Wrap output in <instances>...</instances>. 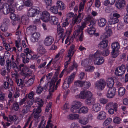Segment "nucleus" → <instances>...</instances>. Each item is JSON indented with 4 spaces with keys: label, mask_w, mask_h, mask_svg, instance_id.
Segmentation results:
<instances>
[{
    "label": "nucleus",
    "mask_w": 128,
    "mask_h": 128,
    "mask_svg": "<svg viewBox=\"0 0 128 128\" xmlns=\"http://www.w3.org/2000/svg\"><path fill=\"white\" fill-rule=\"evenodd\" d=\"M101 52L100 50H98L93 55L94 63L96 65H100L102 64L104 61V58L100 56Z\"/></svg>",
    "instance_id": "f257e3e1"
},
{
    "label": "nucleus",
    "mask_w": 128,
    "mask_h": 128,
    "mask_svg": "<svg viewBox=\"0 0 128 128\" xmlns=\"http://www.w3.org/2000/svg\"><path fill=\"white\" fill-rule=\"evenodd\" d=\"M19 108V105L17 102H15L12 105V109L15 111H18Z\"/></svg>",
    "instance_id": "8fccbe9b"
},
{
    "label": "nucleus",
    "mask_w": 128,
    "mask_h": 128,
    "mask_svg": "<svg viewBox=\"0 0 128 128\" xmlns=\"http://www.w3.org/2000/svg\"><path fill=\"white\" fill-rule=\"evenodd\" d=\"M40 15V14H38L35 17V19L34 21L33 22L35 24H36L37 22H39L41 19Z\"/></svg>",
    "instance_id": "37998d69"
},
{
    "label": "nucleus",
    "mask_w": 128,
    "mask_h": 128,
    "mask_svg": "<svg viewBox=\"0 0 128 128\" xmlns=\"http://www.w3.org/2000/svg\"><path fill=\"white\" fill-rule=\"evenodd\" d=\"M6 63L7 66V69L8 70L9 68L12 66L13 65L12 64V63L11 60H6Z\"/></svg>",
    "instance_id": "3c124183"
},
{
    "label": "nucleus",
    "mask_w": 128,
    "mask_h": 128,
    "mask_svg": "<svg viewBox=\"0 0 128 128\" xmlns=\"http://www.w3.org/2000/svg\"><path fill=\"white\" fill-rule=\"evenodd\" d=\"M126 70L125 66L122 64L120 66L116 68L115 71V75L118 76L122 75L125 73Z\"/></svg>",
    "instance_id": "423d86ee"
},
{
    "label": "nucleus",
    "mask_w": 128,
    "mask_h": 128,
    "mask_svg": "<svg viewBox=\"0 0 128 128\" xmlns=\"http://www.w3.org/2000/svg\"><path fill=\"white\" fill-rule=\"evenodd\" d=\"M81 19L80 18H78V17H77L75 18L74 20L72 21V23L73 24H74L76 23L77 24L78 22H81Z\"/></svg>",
    "instance_id": "4d7b16f0"
},
{
    "label": "nucleus",
    "mask_w": 128,
    "mask_h": 128,
    "mask_svg": "<svg viewBox=\"0 0 128 128\" xmlns=\"http://www.w3.org/2000/svg\"><path fill=\"white\" fill-rule=\"evenodd\" d=\"M70 19L69 18H66L64 22L62 23V26L65 27L68 25L69 24Z\"/></svg>",
    "instance_id": "09e8293b"
},
{
    "label": "nucleus",
    "mask_w": 128,
    "mask_h": 128,
    "mask_svg": "<svg viewBox=\"0 0 128 128\" xmlns=\"http://www.w3.org/2000/svg\"><path fill=\"white\" fill-rule=\"evenodd\" d=\"M56 5L58 9L60 10H64L65 8V6L64 3L60 1H57L56 3Z\"/></svg>",
    "instance_id": "412c9836"
},
{
    "label": "nucleus",
    "mask_w": 128,
    "mask_h": 128,
    "mask_svg": "<svg viewBox=\"0 0 128 128\" xmlns=\"http://www.w3.org/2000/svg\"><path fill=\"white\" fill-rule=\"evenodd\" d=\"M125 5V1L124 0H119L116 4V7L120 9L123 8Z\"/></svg>",
    "instance_id": "dca6fc26"
},
{
    "label": "nucleus",
    "mask_w": 128,
    "mask_h": 128,
    "mask_svg": "<svg viewBox=\"0 0 128 128\" xmlns=\"http://www.w3.org/2000/svg\"><path fill=\"white\" fill-rule=\"evenodd\" d=\"M113 121L114 123L118 124H119L120 122V119L118 117H116L114 118Z\"/></svg>",
    "instance_id": "052dcab7"
},
{
    "label": "nucleus",
    "mask_w": 128,
    "mask_h": 128,
    "mask_svg": "<svg viewBox=\"0 0 128 128\" xmlns=\"http://www.w3.org/2000/svg\"><path fill=\"white\" fill-rule=\"evenodd\" d=\"M0 28L1 30L4 32L7 30L8 27L6 24L4 23L2 25Z\"/></svg>",
    "instance_id": "864d4df0"
},
{
    "label": "nucleus",
    "mask_w": 128,
    "mask_h": 128,
    "mask_svg": "<svg viewBox=\"0 0 128 128\" xmlns=\"http://www.w3.org/2000/svg\"><path fill=\"white\" fill-rule=\"evenodd\" d=\"M86 91H82L79 94V97L82 99L86 98Z\"/></svg>",
    "instance_id": "79ce46f5"
},
{
    "label": "nucleus",
    "mask_w": 128,
    "mask_h": 128,
    "mask_svg": "<svg viewBox=\"0 0 128 128\" xmlns=\"http://www.w3.org/2000/svg\"><path fill=\"white\" fill-rule=\"evenodd\" d=\"M95 31L96 29L94 27H90L87 30L88 32L90 34H94Z\"/></svg>",
    "instance_id": "e433bc0d"
},
{
    "label": "nucleus",
    "mask_w": 128,
    "mask_h": 128,
    "mask_svg": "<svg viewBox=\"0 0 128 128\" xmlns=\"http://www.w3.org/2000/svg\"><path fill=\"white\" fill-rule=\"evenodd\" d=\"M106 19L104 18H102L98 20V25L100 27H103L106 25Z\"/></svg>",
    "instance_id": "5701e85b"
},
{
    "label": "nucleus",
    "mask_w": 128,
    "mask_h": 128,
    "mask_svg": "<svg viewBox=\"0 0 128 128\" xmlns=\"http://www.w3.org/2000/svg\"><path fill=\"white\" fill-rule=\"evenodd\" d=\"M112 50L113 51H116L120 48V46L118 42H116L112 44Z\"/></svg>",
    "instance_id": "a878e982"
},
{
    "label": "nucleus",
    "mask_w": 128,
    "mask_h": 128,
    "mask_svg": "<svg viewBox=\"0 0 128 128\" xmlns=\"http://www.w3.org/2000/svg\"><path fill=\"white\" fill-rule=\"evenodd\" d=\"M78 125L76 123L73 122L71 125V128H78Z\"/></svg>",
    "instance_id": "774afa93"
},
{
    "label": "nucleus",
    "mask_w": 128,
    "mask_h": 128,
    "mask_svg": "<svg viewBox=\"0 0 128 128\" xmlns=\"http://www.w3.org/2000/svg\"><path fill=\"white\" fill-rule=\"evenodd\" d=\"M54 41L53 38L51 36H48L45 38L44 43V44L46 46L50 45Z\"/></svg>",
    "instance_id": "f3484780"
},
{
    "label": "nucleus",
    "mask_w": 128,
    "mask_h": 128,
    "mask_svg": "<svg viewBox=\"0 0 128 128\" xmlns=\"http://www.w3.org/2000/svg\"><path fill=\"white\" fill-rule=\"evenodd\" d=\"M5 60L3 56H0V64L1 66L4 65L5 63Z\"/></svg>",
    "instance_id": "13d9d810"
},
{
    "label": "nucleus",
    "mask_w": 128,
    "mask_h": 128,
    "mask_svg": "<svg viewBox=\"0 0 128 128\" xmlns=\"http://www.w3.org/2000/svg\"><path fill=\"white\" fill-rule=\"evenodd\" d=\"M0 8L2 9V12L4 14H7L9 13L14 12L15 8L12 5H9L7 4L0 5Z\"/></svg>",
    "instance_id": "7ed1b4c3"
},
{
    "label": "nucleus",
    "mask_w": 128,
    "mask_h": 128,
    "mask_svg": "<svg viewBox=\"0 0 128 128\" xmlns=\"http://www.w3.org/2000/svg\"><path fill=\"white\" fill-rule=\"evenodd\" d=\"M76 74L75 72L72 73L70 76L65 79L64 81L70 84L72 82Z\"/></svg>",
    "instance_id": "a211bd4d"
},
{
    "label": "nucleus",
    "mask_w": 128,
    "mask_h": 128,
    "mask_svg": "<svg viewBox=\"0 0 128 128\" xmlns=\"http://www.w3.org/2000/svg\"><path fill=\"white\" fill-rule=\"evenodd\" d=\"M86 99L90 100L92 98V93L90 91H86Z\"/></svg>",
    "instance_id": "49530a36"
},
{
    "label": "nucleus",
    "mask_w": 128,
    "mask_h": 128,
    "mask_svg": "<svg viewBox=\"0 0 128 128\" xmlns=\"http://www.w3.org/2000/svg\"><path fill=\"white\" fill-rule=\"evenodd\" d=\"M107 86L110 88H113V87L114 84V80L112 78H108L107 80Z\"/></svg>",
    "instance_id": "393cba45"
},
{
    "label": "nucleus",
    "mask_w": 128,
    "mask_h": 128,
    "mask_svg": "<svg viewBox=\"0 0 128 128\" xmlns=\"http://www.w3.org/2000/svg\"><path fill=\"white\" fill-rule=\"evenodd\" d=\"M0 74H1L3 76H6V75H7V76H6V78L8 79L9 78V76H8V73L5 70H2L1 71Z\"/></svg>",
    "instance_id": "de8ad7c7"
},
{
    "label": "nucleus",
    "mask_w": 128,
    "mask_h": 128,
    "mask_svg": "<svg viewBox=\"0 0 128 128\" xmlns=\"http://www.w3.org/2000/svg\"><path fill=\"white\" fill-rule=\"evenodd\" d=\"M60 70V66H59L56 70L54 76H53V78L51 80L50 82H54L57 80L58 79V76L59 74V71Z\"/></svg>",
    "instance_id": "6ab92c4d"
},
{
    "label": "nucleus",
    "mask_w": 128,
    "mask_h": 128,
    "mask_svg": "<svg viewBox=\"0 0 128 128\" xmlns=\"http://www.w3.org/2000/svg\"><path fill=\"white\" fill-rule=\"evenodd\" d=\"M12 67L15 72H18L19 71L21 70L22 67H23L24 65L23 64L19 65L18 63H16L15 62H12Z\"/></svg>",
    "instance_id": "9b49d317"
},
{
    "label": "nucleus",
    "mask_w": 128,
    "mask_h": 128,
    "mask_svg": "<svg viewBox=\"0 0 128 128\" xmlns=\"http://www.w3.org/2000/svg\"><path fill=\"white\" fill-rule=\"evenodd\" d=\"M58 9L57 6H52L50 8L51 11L55 14H56L58 13Z\"/></svg>",
    "instance_id": "ea45409f"
},
{
    "label": "nucleus",
    "mask_w": 128,
    "mask_h": 128,
    "mask_svg": "<svg viewBox=\"0 0 128 128\" xmlns=\"http://www.w3.org/2000/svg\"><path fill=\"white\" fill-rule=\"evenodd\" d=\"M21 20L22 23L24 24H27L29 22L28 17L26 15L22 16V17Z\"/></svg>",
    "instance_id": "c85d7f7f"
},
{
    "label": "nucleus",
    "mask_w": 128,
    "mask_h": 128,
    "mask_svg": "<svg viewBox=\"0 0 128 128\" xmlns=\"http://www.w3.org/2000/svg\"><path fill=\"white\" fill-rule=\"evenodd\" d=\"M90 100H88L86 99L85 100L86 104L89 105L92 104L94 102V100L92 98Z\"/></svg>",
    "instance_id": "a18cd8bd"
},
{
    "label": "nucleus",
    "mask_w": 128,
    "mask_h": 128,
    "mask_svg": "<svg viewBox=\"0 0 128 128\" xmlns=\"http://www.w3.org/2000/svg\"><path fill=\"white\" fill-rule=\"evenodd\" d=\"M40 35V34L38 33L34 32L33 33L32 35V36L31 38L32 42H37Z\"/></svg>",
    "instance_id": "aec40b11"
},
{
    "label": "nucleus",
    "mask_w": 128,
    "mask_h": 128,
    "mask_svg": "<svg viewBox=\"0 0 128 128\" xmlns=\"http://www.w3.org/2000/svg\"><path fill=\"white\" fill-rule=\"evenodd\" d=\"M79 113H86L88 111V108L86 106H83L80 108Z\"/></svg>",
    "instance_id": "473e14b6"
},
{
    "label": "nucleus",
    "mask_w": 128,
    "mask_h": 128,
    "mask_svg": "<svg viewBox=\"0 0 128 128\" xmlns=\"http://www.w3.org/2000/svg\"><path fill=\"white\" fill-rule=\"evenodd\" d=\"M86 23L85 22L82 23L81 26L78 27L76 30L74 32L73 35L71 38L70 40H73L74 38H76V37L80 34V32L82 31L84 28L86 27Z\"/></svg>",
    "instance_id": "0eeeda50"
},
{
    "label": "nucleus",
    "mask_w": 128,
    "mask_h": 128,
    "mask_svg": "<svg viewBox=\"0 0 128 128\" xmlns=\"http://www.w3.org/2000/svg\"><path fill=\"white\" fill-rule=\"evenodd\" d=\"M36 102L38 104L37 109H34L33 113H34V118L36 119H38L39 117L40 116V112H41V107L42 106L44 102L42 99L40 98H38L36 100Z\"/></svg>",
    "instance_id": "f03ea898"
},
{
    "label": "nucleus",
    "mask_w": 128,
    "mask_h": 128,
    "mask_svg": "<svg viewBox=\"0 0 128 128\" xmlns=\"http://www.w3.org/2000/svg\"><path fill=\"white\" fill-rule=\"evenodd\" d=\"M93 20V18L90 16H88L86 19L85 22L87 23L88 24Z\"/></svg>",
    "instance_id": "69168bd1"
},
{
    "label": "nucleus",
    "mask_w": 128,
    "mask_h": 128,
    "mask_svg": "<svg viewBox=\"0 0 128 128\" xmlns=\"http://www.w3.org/2000/svg\"><path fill=\"white\" fill-rule=\"evenodd\" d=\"M9 118L10 120V121H16L17 119V118L16 117V116L14 115L12 116L11 115L9 116Z\"/></svg>",
    "instance_id": "e2e57ef3"
},
{
    "label": "nucleus",
    "mask_w": 128,
    "mask_h": 128,
    "mask_svg": "<svg viewBox=\"0 0 128 128\" xmlns=\"http://www.w3.org/2000/svg\"><path fill=\"white\" fill-rule=\"evenodd\" d=\"M101 54L104 56H107L109 54V52L108 49L104 50L103 52H101Z\"/></svg>",
    "instance_id": "bf43d9fd"
},
{
    "label": "nucleus",
    "mask_w": 128,
    "mask_h": 128,
    "mask_svg": "<svg viewBox=\"0 0 128 128\" xmlns=\"http://www.w3.org/2000/svg\"><path fill=\"white\" fill-rule=\"evenodd\" d=\"M38 52L41 54H44L46 52V50L43 46L40 45L37 49Z\"/></svg>",
    "instance_id": "7c9ffc66"
},
{
    "label": "nucleus",
    "mask_w": 128,
    "mask_h": 128,
    "mask_svg": "<svg viewBox=\"0 0 128 128\" xmlns=\"http://www.w3.org/2000/svg\"><path fill=\"white\" fill-rule=\"evenodd\" d=\"M54 82L50 81L49 88V94L47 96L48 99L50 98L52 96V92H54Z\"/></svg>",
    "instance_id": "f8f14e48"
},
{
    "label": "nucleus",
    "mask_w": 128,
    "mask_h": 128,
    "mask_svg": "<svg viewBox=\"0 0 128 128\" xmlns=\"http://www.w3.org/2000/svg\"><path fill=\"white\" fill-rule=\"evenodd\" d=\"M74 84L77 86H80L82 87L84 90L88 88L90 86V82H84L78 80L74 82Z\"/></svg>",
    "instance_id": "39448f33"
},
{
    "label": "nucleus",
    "mask_w": 128,
    "mask_h": 128,
    "mask_svg": "<svg viewBox=\"0 0 128 128\" xmlns=\"http://www.w3.org/2000/svg\"><path fill=\"white\" fill-rule=\"evenodd\" d=\"M106 85L105 80L100 79L95 84V86L98 89L102 90L104 88Z\"/></svg>",
    "instance_id": "1a4fd4ad"
},
{
    "label": "nucleus",
    "mask_w": 128,
    "mask_h": 128,
    "mask_svg": "<svg viewBox=\"0 0 128 128\" xmlns=\"http://www.w3.org/2000/svg\"><path fill=\"white\" fill-rule=\"evenodd\" d=\"M28 107L27 106H25L24 107L22 111L21 112L20 114V117L23 118L25 114H27L28 111L29 109H28Z\"/></svg>",
    "instance_id": "bb28decb"
},
{
    "label": "nucleus",
    "mask_w": 128,
    "mask_h": 128,
    "mask_svg": "<svg viewBox=\"0 0 128 128\" xmlns=\"http://www.w3.org/2000/svg\"><path fill=\"white\" fill-rule=\"evenodd\" d=\"M24 4L21 3H19L16 4V6L18 10H20L22 9L24 6Z\"/></svg>",
    "instance_id": "6e6d98bb"
},
{
    "label": "nucleus",
    "mask_w": 128,
    "mask_h": 128,
    "mask_svg": "<svg viewBox=\"0 0 128 128\" xmlns=\"http://www.w3.org/2000/svg\"><path fill=\"white\" fill-rule=\"evenodd\" d=\"M106 32L104 35V36L105 38H107L110 36L112 33V31L111 29L110 28H109L108 27H106Z\"/></svg>",
    "instance_id": "2f4dec72"
},
{
    "label": "nucleus",
    "mask_w": 128,
    "mask_h": 128,
    "mask_svg": "<svg viewBox=\"0 0 128 128\" xmlns=\"http://www.w3.org/2000/svg\"><path fill=\"white\" fill-rule=\"evenodd\" d=\"M113 107L114 109L115 110V112H117L118 108V104L117 103H113L112 102H110L108 103L106 106V108L107 109L108 108Z\"/></svg>",
    "instance_id": "2eb2a0df"
},
{
    "label": "nucleus",
    "mask_w": 128,
    "mask_h": 128,
    "mask_svg": "<svg viewBox=\"0 0 128 128\" xmlns=\"http://www.w3.org/2000/svg\"><path fill=\"white\" fill-rule=\"evenodd\" d=\"M116 92V90L114 87L110 88L108 89L106 94L108 98H112L115 96Z\"/></svg>",
    "instance_id": "9d476101"
},
{
    "label": "nucleus",
    "mask_w": 128,
    "mask_h": 128,
    "mask_svg": "<svg viewBox=\"0 0 128 128\" xmlns=\"http://www.w3.org/2000/svg\"><path fill=\"white\" fill-rule=\"evenodd\" d=\"M41 12V11H40V9H36L31 8L28 10L27 16L28 17L32 18L36 16L38 14H40Z\"/></svg>",
    "instance_id": "20e7f679"
},
{
    "label": "nucleus",
    "mask_w": 128,
    "mask_h": 128,
    "mask_svg": "<svg viewBox=\"0 0 128 128\" xmlns=\"http://www.w3.org/2000/svg\"><path fill=\"white\" fill-rule=\"evenodd\" d=\"M112 119L111 118H109L106 119L103 123V126H105L109 124L112 121Z\"/></svg>",
    "instance_id": "603ef678"
},
{
    "label": "nucleus",
    "mask_w": 128,
    "mask_h": 128,
    "mask_svg": "<svg viewBox=\"0 0 128 128\" xmlns=\"http://www.w3.org/2000/svg\"><path fill=\"white\" fill-rule=\"evenodd\" d=\"M18 42L17 40L15 41L16 46L18 48V51L19 52H21L22 50V47L18 45Z\"/></svg>",
    "instance_id": "680f3d73"
},
{
    "label": "nucleus",
    "mask_w": 128,
    "mask_h": 128,
    "mask_svg": "<svg viewBox=\"0 0 128 128\" xmlns=\"http://www.w3.org/2000/svg\"><path fill=\"white\" fill-rule=\"evenodd\" d=\"M119 20L117 18H112L110 21V23L111 25L114 24L118 23Z\"/></svg>",
    "instance_id": "58836bf2"
},
{
    "label": "nucleus",
    "mask_w": 128,
    "mask_h": 128,
    "mask_svg": "<svg viewBox=\"0 0 128 128\" xmlns=\"http://www.w3.org/2000/svg\"><path fill=\"white\" fill-rule=\"evenodd\" d=\"M41 19L44 22H47L50 18V14L47 11H44L40 14Z\"/></svg>",
    "instance_id": "6e6552de"
},
{
    "label": "nucleus",
    "mask_w": 128,
    "mask_h": 128,
    "mask_svg": "<svg viewBox=\"0 0 128 128\" xmlns=\"http://www.w3.org/2000/svg\"><path fill=\"white\" fill-rule=\"evenodd\" d=\"M74 104L73 105L78 108H80L82 105V103L80 102L77 101H75L74 102Z\"/></svg>",
    "instance_id": "5fc2aeb1"
},
{
    "label": "nucleus",
    "mask_w": 128,
    "mask_h": 128,
    "mask_svg": "<svg viewBox=\"0 0 128 128\" xmlns=\"http://www.w3.org/2000/svg\"><path fill=\"white\" fill-rule=\"evenodd\" d=\"M101 107L99 104H96L93 105V108L94 111L97 112L100 110Z\"/></svg>",
    "instance_id": "f704fd0d"
},
{
    "label": "nucleus",
    "mask_w": 128,
    "mask_h": 128,
    "mask_svg": "<svg viewBox=\"0 0 128 128\" xmlns=\"http://www.w3.org/2000/svg\"><path fill=\"white\" fill-rule=\"evenodd\" d=\"M57 31L58 34H61L60 36L62 37L64 33V30L61 27L60 24L57 25Z\"/></svg>",
    "instance_id": "72a5a7b5"
},
{
    "label": "nucleus",
    "mask_w": 128,
    "mask_h": 128,
    "mask_svg": "<svg viewBox=\"0 0 128 128\" xmlns=\"http://www.w3.org/2000/svg\"><path fill=\"white\" fill-rule=\"evenodd\" d=\"M125 89L122 87H120L118 90V94L120 96H123L125 94Z\"/></svg>",
    "instance_id": "4c0bfd02"
},
{
    "label": "nucleus",
    "mask_w": 128,
    "mask_h": 128,
    "mask_svg": "<svg viewBox=\"0 0 128 128\" xmlns=\"http://www.w3.org/2000/svg\"><path fill=\"white\" fill-rule=\"evenodd\" d=\"M49 21L52 24L54 25H56L58 22V18L54 16L50 17Z\"/></svg>",
    "instance_id": "4be33fe9"
},
{
    "label": "nucleus",
    "mask_w": 128,
    "mask_h": 128,
    "mask_svg": "<svg viewBox=\"0 0 128 128\" xmlns=\"http://www.w3.org/2000/svg\"><path fill=\"white\" fill-rule=\"evenodd\" d=\"M34 82V80L33 78L30 79L26 82H25L27 86H31L33 83Z\"/></svg>",
    "instance_id": "a19ab883"
},
{
    "label": "nucleus",
    "mask_w": 128,
    "mask_h": 128,
    "mask_svg": "<svg viewBox=\"0 0 128 128\" xmlns=\"http://www.w3.org/2000/svg\"><path fill=\"white\" fill-rule=\"evenodd\" d=\"M108 44V41L106 39H104L100 42L98 45V47L100 49H103L106 48Z\"/></svg>",
    "instance_id": "4468645a"
},
{
    "label": "nucleus",
    "mask_w": 128,
    "mask_h": 128,
    "mask_svg": "<svg viewBox=\"0 0 128 128\" xmlns=\"http://www.w3.org/2000/svg\"><path fill=\"white\" fill-rule=\"evenodd\" d=\"M79 122L81 124H86L88 122V119L86 117H83L80 118L79 119Z\"/></svg>",
    "instance_id": "c756f323"
},
{
    "label": "nucleus",
    "mask_w": 128,
    "mask_h": 128,
    "mask_svg": "<svg viewBox=\"0 0 128 128\" xmlns=\"http://www.w3.org/2000/svg\"><path fill=\"white\" fill-rule=\"evenodd\" d=\"M36 26L34 25H31L28 27L26 32L28 35H31L35 32L36 30Z\"/></svg>",
    "instance_id": "ddd939ff"
},
{
    "label": "nucleus",
    "mask_w": 128,
    "mask_h": 128,
    "mask_svg": "<svg viewBox=\"0 0 128 128\" xmlns=\"http://www.w3.org/2000/svg\"><path fill=\"white\" fill-rule=\"evenodd\" d=\"M100 102L102 104H105L107 102L108 100L104 98H101L100 100Z\"/></svg>",
    "instance_id": "0e129e2a"
},
{
    "label": "nucleus",
    "mask_w": 128,
    "mask_h": 128,
    "mask_svg": "<svg viewBox=\"0 0 128 128\" xmlns=\"http://www.w3.org/2000/svg\"><path fill=\"white\" fill-rule=\"evenodd\" d=\"M32 1L29 0L25 1L24 4V5L26 6H31L32 5Z\"/></svg>",
    "instance_id": "c03bdc74"
},
{
    "label": "nucleus",
    "mask_w": 128,
    "mask_h": 128,
    "mask_svg": "<svg viewBox=\"0 0 128 128\" xmlns=\"http://www.w3.org/2000/svg\"><path fill=\"white\" fill-rule=\"evenodd\" d=\"M43 90V88L41 86H39L36 90V93L38 94H40Z\"/></svg>",
    "instance_id": "338daca9"
},
{
    "label": "nucleus",
    "mask_w": 128,
    "mask_h": 128,
    "mask_svg": "<svg viewBox=\"0 0 128 128\" xmlns=\"http://www.w3.org/2000/svg\"><path fill=\"white\" fill-rule=\"evenodd\" d=\"M80 108L76 107L73 105L70 108L71 111L73 113H79Z\"/></svg>",
    "instance_id": "c9c22d12"
},
{
    "label": "nucleus",
    "mask_w": 128,
    "mask_h": 128,
    "mask_svg": "<svg viewBox=\"0 0 128 128\" xmlns=\"http://www.w3.org/2000/svg\"><path fill=\"white\" fill-rule=\"evenodd\" d=\"M11 14L10 15V18L13 20L14 21H17L20 20V17L18 15H16L13 12L10 13Z\"/></svg>",
    "instance_id": "cd10ccee"
},
{
    "label": "nucleus",
    "mask_w": 128,
    "mask_h": 128,
    "mask_svg": "<svg viewBox=\"0 0 128 128\" xmlns=\"http://www.w3.org/2000/svg\"><path fill=\"white\" fill-rule=\"evenodd\" d=\"M106 113L104 111H102L100 112L97 116V118L98 119L103 120L106 118Z\"/></svg>",
    "instance_id": "b1692460"
}]
</instances>
